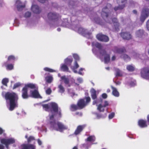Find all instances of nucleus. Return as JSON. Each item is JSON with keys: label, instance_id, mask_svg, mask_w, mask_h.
<instances>
[{"label": "nucleus", "instance_id": "nucleus-46", "mask_svg": "<svg viewBox=\"0 0 149 149\" xmlns=\"http://www.w3.org/2000/svg\"><path fill=\"white\" fill-rule=\"evenodd\" d=\"M68 92L70 94L71 96H73L75 95L74 93L73 92V91L71 89H68Z\"/></svg>", "mask_w": 149, "mask_h": 149}, {"label": "nucleus", "instance_id": "nucleus-39", "mask_svg": "<svg viewBox=\"0 0 149 149\" xmlns=\"http://www.w3.org/2000/svg\"><path fill=\"white\" fill-rule=\"evenodd\" d=\"M45 71H48L50 72H55V70L48 68H45L44 69Z\"/></svg>", "mask_w": 149, "mask_h": 149}, {"label": "nucleus", "instance_id": "nucleus-6", "mask_svg": "<svg viewBox=\"0 0 149 149\" xmlns=\"http://www.w3.org/2000/svg\"><path fill=\"white\" fill-rule=\"evenodd\" d=\"M91 98L89 97H86L84 99L80 100L78 103V106L80 109H82L90 102Z\"/></svg>", "mask_w": 149, "mask_h": 149}, {"label": "nucleus", "instance_id": "nucleus-48", "mask_svg": "<svg viewBox=\"0 0 149 149\" xmlns=\"http://www.w3.org/2000/svg\"><path fill=\"white\" fill-rule=\"evenodd\" d=\"M31 15V13L29 12H26L24 15V17H29Z\"/></svg>", "mask_w": 149, "mask_h": 149}, {"label": "nucleus", "instance_id": "nucleus-47", "mask_svg": "<svg viewBox=\"0 0 149 149\" xmlns=\"http://www.w3.org/2000/svg\"><path fill=\"white\" fill-rule=\"evenodd\" d=\"M52 92V90L50 88H48L46 91V93L47 94L49 95Z\"/></svg>", "mask_w": 149, "mask_h": 149}, {"label": "nucleus", "instance_id": "nucleus-3", "mask_svg": "<svg viewBox=\"0 0 149 149\" xmlns=\"http://www.w3.org/2000/svg\"><path fill=\"white\" fill-rule=\"evenodd\" d=\"M7 106L10 111L13 110L17 107V101L18 99L17 95L14 93L8 92L5 94Z\"/></svg>", "mask_w": 149, "mask_h": 149}, {"label": "nucleus", "instance_id": "nucleus-31", "mask_svg": "<svg viewBox=\"0 0 149 149\" xmlns=\"http://www.w3.org/2000/svg\"><path fill=\"white\" fill-rule=\"evenodd\" d=\"M143 33V31L142 30H139L137 31L136 32V35L137 36L140 37L141 36Z\"/></svg>", "mask_w": 149, "mask_h": 149}, {"label": "nucleus", "instance_id": "nucleus-8", "mask_svg": "<svg viewBox=\"0 0 149 149\" xmlns=\"http://www.w3.org/2000/svg\"><path fill=\"white\" fill-rule=\"evenodd\" d=\"M141 76L143 78L149 80V69L145 68L143 69L141 72Z\"/></svg>", "mask_w": 149, "mask_h": 149}, {"label": "nucleus", "instance_id": "nucleus-32", "mask_svg": "<svg viewBox=\"0 0 149 149\" xmlns=\"http://www.w3.org/2000/svg\"><path fill=\"white\" fill-rule=\"evenodd\" d=\"M45 79L46 81L48 83H50L53 80V78L52 76H48L45 78Z\"/></svg>", "mask_w": 149, "mask_h": 149}, {"label": "nucleus", "instance_id": "nucleus-19", "mask_svg": "<svg viewBox=\"0 0 149 149\" xmlns=\"http://www.w3.org/2000/svg\"><path fill=\"white\" fill-rule=\"evenodd\" d=\"M16 5L19 10H20L21 8H23L25 6L24 4L22 3L19 0H18L16 1Z\"/></svg>", "mask_w": 149, "mask_h": 149}, {"label": "nucleus", "instance_id": "nucleus-59", "mask_svg": "<svg viewBox=\"0 0 149 149\" xmlns=\"http://www.w3.org/2000/svg\"><path fill=\"white\" fill-rule=\"evenodd\" d=\"M117 85H119L120 84V82L119 81H118L115 82Z\"/></svg>", "mask_w": 149, "mask_h": 149}, {"label": "nucleus", "instance_id": "nucleus-35", "mask_svg": "<svg viewBox=\"0 0 149 149\" xmlns=\"http://www.w3.org/2000/svg\"><path fill=\"white\" fill-rule=\"evenodd\" d=\"M16 58L13 55L9 56L8 58V60L9 61H14Z\"/></svg>", "mask_w": 149, "mask_h": 149}, {"label": "nucleus", "instance_id": "nucleus-16", "mask_svg": "<svg viewBox=\"0 0 149 149\" xmlns=\"http://www.w3.org/2000/svg\"><path fill=\"white\" fill-rule=\"evenodd\" d=\"M127 0H117V3L119 4V6L117 8H115V10H116L118 9H121L123 8L126 3Z\"/></svg>", "mask_w": 149, "mask_h": 149}, {"label": "nucleus", "instance_id": "nucleus-30", "mask_svg": "<svg viewBox=\"0 0 149 149\" xmlns=\"http://www.w3.org/2000/svg\"><path fill=\"white\" fill-rule=\"evenodd\" d=\"M92 45L93 47H96L99 49H100L101 46L100 44L95 42H93Z\"/></svg>", "mask_w": 149, "mask_h": 149}, {"label": "nucleus", "instance_id": "nucleus-43", "mask_svg": "<svg viewBox=\"0 0 149 149\" xmlns=\"http://www.w3.org/2000/svg\"><path fill=\"white\" fill-rule=\"evenodd\" d=\"M115 116V113L113 112H112L109 114V119H112Z\"/></svg>", "mask_w": 149, "mask_h": 149}, {"label": "nucleus", "instance_id": "nucleus-55", "mask_svg": "<svg viewBox=\"0 0 149 149\" xmlns=\"http://www.w3.org/2000/svg\"><path fill=\"white\" fill-rule=\"evenodd\" d=\"M4 131V130H3L2 128L0 127V134H1Z\"/></svg>", "mask_w": 149, "mask_h": 149}, {"label": "nucleus", "instance_id": "nucleus-20", "mask_svg": "<svg viewBox=\"0 0 149 149\" xmlns=\"http://www.w3.org/2000/svg\"><path fill=\"white\" fill-rule=\"evenodd\" d=\"M90 93L92 99L93 100L96 99L97 97L96 91L93 88H92L90 90Z\"/></svg>", "mask_w": 149, "mask_h": 149}, {"label": "nucleus", "instance_id": "nucleus-40", "mask_svg": "<svg viewBox=\"0 0 149 149\" xmlns=\"http://www.w3.org/2000/svg\"><path fill=\"white\" fill-rule=\"evenodd\" d=\"M78 109L77 106L74 105H72L71 106V110L72 111H75Z\"/></svg>", "mask_w": 149, "mask_h": 149}, {"label": "nucleus", "instance_id": "nucleus-57", "mask_svg": "<svg viewBox=\"0 0 149 149\" xmlns=\"http://www.w3.org/2000/svg\"><path fill=\"white\" fill-rule=\"evenodd\" d=\"M101 91V89H98L96 91V93L97 94H98L99 92H100Z\"/></svg>", "mask_w": 149, "mask_h": 149}, {"label": "nucleus", "instance_id": "nucleus-28", "mask_svg": "<svg viewBox=\"0 0 149 149\" xmlns=\"http://www.w3.org/2000/svg\"><path fill=\"white\" fill-rule=\"evenodd\" d=\"M58 92L61 93H63L65 91V89L62 84L58 86Z\"/></svg>", "mask_w": 149, "mask_h": 149}, {"label": "nucleus", "instance_id": "nucleus-23", "mask_svg": "<svg viewBox=\"0 0 149 149\" xmlns=\"http://www.w3.org/2000/svg\"><path fill=\"white\" fill-rule=\"evenodd\" d=\"M139 125L141 127H144L147 126L146 122V120H139Z\"/></svg>", "mask_w": 149, "mask_h": 149}, {"label": "nucleus", "instance_id": "nucleus-41", "mask_svg": "<svg viewBox=\"0 0 149 149\" xmlns=\"http://www.w3.org/2000/svg\"><path fill=\"white\" fill-rule=\"evenodd\" d=\"M21 85V84L19 82H18L14 84L13 87V89H15Z\"/></svg>", "mask_w": 149, "mask_h": 149}, {"label": "nucleus", "instance_id": "nucleus-58", "mask_svg": "<svg viewBox=\"0 0 149 149\" xmlns=\"http://www.w3.org/2000/svg\"><path fill=\"white\" fill-rule=\"evenodd\" d=\"M39 2L43 3H44L45 1L46 0H38Z\"/></svg>", "mask_w": 149, "mask_h": 149}, {"label": "nucleus", "instance_id": "nucleus-25", "mask_svg": "<svg viewBox=\"0 0 149 149\" xmlns=\"http://www.w3.org/2000/svg\"><path fill=\"white\" fill-rule=\"evenodd\" d=\"M60 81L63 82L65 84H68L69 83V79L65 76H62L61 77Z\"/></svg>", "mask_w": 149, "mask_h": 149}, {"label": "nucleus", "instance_id": "nucleus-36", "mask_svg": "<svg viewBox=\"0 0 149 149\" xmlns=\"http://www.w3.org/2000/svg\"><path fill=\"white\" fill-rule=\"evenodd\" d=\"M95 139V138L94 136H91L88 137L87 139V141H88L93 142Z\"/></svg>", "mask_w": 149, "mask_h": 149}, {"label": "nucleus", "instance_id": "nucleus-44", "mask_svg": "<svg viewBox=\"0 0 149 149\" xmlns=\"http://www.w3.org/2000/svg\"><path fill=\"white\" fill-rule=\"evenodd\" d=\"M73 56L74 58L77 61H78L79 59V56L76 54H73Z\"/></svg>", "mask_w": 149, "mask_h": 149}, {"label": "nucleus", "instance_id": "nucleus-15", "mask_svg": "<svg viewBox=\"0 0 149 149\" xmlns=\"http://www.w3.org/2000/svg\"><path fill=\"white\" fill-rule=\"evenodd\" d=\"M125 51V49L124 48H121L117 51V52L119 53L123 54L121 56V57L125 59H129L130 58L128 55L123 54Z\"/></svg>", "mask_w": 149, "mask_h": 149}, {"label": "nucleus", "instance_id": "nucleus-42", "mask_svg": "<svg viewBox=\"0 0 149 149\" xmlns=\"http://www.w3.org/2000/svg\"><path fill=\"white\" fill-rule=\"evenodd\" d=\"M113 21L114 22V25L115 28H116V27L118 26L119 25L118 24L117 22V20L116 18H115L113 19Z\"/></svg>", "mask_w": 149, "mask_h": 149}, {"label": "nucleus", "instance_id": "nucleus-45", "mask_svg": "<svg viewBox=\"0 0 149 149\" xmlns=\"http://www.w3.org/2000/svg\"><path fill=\"white\" fill-rule=\"evenodd\" d=\"M34 139V138L32 136H30L28 138H27V141L28 142H30L31 141Z\"/></svg>", "mask_w": 149, "mask_h": 149}, {"label": "nucleus", "instance_id": "nucleus-49", "mask_svg": "<svg viewBox=\"0 0 149 149\" xmlns=\"http://www.w3.org/2000/svg\"><path fill=\"white\" fill-rule=\"evenodd\" d=\"M109 105V103L108 101H104V105H103V106H104V107H107V106H108Z\"/></svg>", "mask_w": 149, "mask_h": 149}, {"label": "nucleus", "instance_id": "nucleus-33", "mask_svg": "<svg viewBox=\"0 0 149 149\" xmlns=\"http://www.w3.org/2000/svg\"><path fill=\"white\" fill-rule=\"evenodd\" d=\"M8 81L9 79L8 78H5L2 80V83L3 85L7 86V83L8 82Z\"/></svg>", "mask_w": 149, "mask_h": 149}, {"label": "nucleus", "instance_id": "nucleus-17", "mask_svg": "<svg viewBox=\"0 0 149 149\" xmlns=\"http://www.w3.org/2000/svg\"><path fill=\"white\" fill-rule=\"evenodd\" d=\"M22 149H36L35 145L30 144H24L22 146Z\"/></svg>", "mask_w": 149, "mask_h": 149}, {"label": "nucleus", "instance_id": "nucleus-34", "mask_svg": "<svg viewBox=\"0 0 149 149\" xmlns=\"http://www.w3.org/2000/svg\"><path fill=\"white\" fill-rule=\"evenodd\" d=\"M6 69L8 70H12L13 68V64H8L6 66Z\"/></svg>", "mask_w": 149, "mask_h": 149}, {"label": "nucleus", "instance_id": "nucleus-1", "mask_svg": "<svg viewBox=\"0 0 149 149\" xmlns=\"http://www.w3.org/2000/svg\"><path fill=\"white\" fill-rule=\"evenodd\" d=\"M43 109L46 111L51 110L49 115V122L51 129L60 132L66 129L67 127L61 123L56 122L55 118L56 116L60 117L61 115L60 110L58 108L57 105L54 102H51L48 104L42 105Z\"/></svg>", "mask_w": 149, "mask_h": 149}, {"label": "nucleus", "instance_id": "nucleus-64", "mask_svg": "<svg viewBox=\"0 0 149 149\" xmlns=\"http://www.w3.org/2000/svg\"><path fill=\"white\" fill-rule=\"evenodd\" d=\"M136 84V83L135 82H134L133 83V84H131V85L132 86H134V85H135Z\"/></svg>", "mask_w": 149, "mask_h": 149}, {"label": "nucleus", "instance_id": "nucleus-37", "mask_svg": "<svg viewBox=\"0 0 149 149\" xmlns=\"http://www.w3.org/2000/svg\"><path fill=\"white\" fill-rule=\"evenodd\" d=\"M116 75L117 77L121 76L122 75V72L118 69H117L116 71Z\"/></svg>", "mask_w": 149, "mask_h": 149}, {"label": "nucleus", "instance_id": "nucleus-9", "mask_svg": "<svg viewBox=\"0 0 149 149\" xmlns=\"http://www.w3.org/2000/svg\"><path fill=\"white\" fill-rule=\"evenodd\" d=\"M100 58L102 60L104 58V60L105 63H108L110 60L109 55L106 53V51L104 50L102 51L100 53Z\"/></svg>", "mask_w": 149, "mask_h": 149}, {"label": "nucleus", "instance_id": "nucleus-53", "mask_svg": "<svg viewBox=\"0 0 149 149\" xmlns=\"http://www.w3.org/2000/svg\"><path fill=\"white\" fill-rule=\"evenodd\" d=\"M37 142L39 146H41L42 144V142L39 139H38L37 140Z\"/></svg>", "mask_w": 149, "mask_h": 149}, {"label": "nucleus", "instance_id": "nucleus-22", "mask_svg": "<svg viewBox=\"0 0 149 149\" xmlns=\"http://www.w3.org/2000/svg\"><path fill=\"white\" fill-rule=\"evenodd\" d=\"M31 10L34 13H37L40 12V10L38 6L36 5H33Z\"/></svg>", "mask_w": 149, "mask_h": 149}, {"label": "nucleus", "instance_id": "nucleus-7", "mask_svg": "<svg viewBox=\"0 0 149 149\" xmlns=\"http://www.w3.org/2000/svg\"><path fill=\"white\" fill-rule=\"evenodd\" d=\"M0 141L1 143L4 144L7 148H8L9 145L13 144L15 142V139L13 138L8 139H1Z\"/></svg>", "mask_w": 149, "mask_h": 149}, {"label": "nucleus", "instance_id": "nucleus-14", "mask_svg": "<svg viewBox=\"0 0 149 149\" xmlns=\"http://www.w3.org/2000/svg\"><path fill=\"white\" fill-rule=\"evenodd\" d=\"M96 37L97 39L101 41L107 42L109 40L108 37L107 36L101 34H98L96 36Z\"/></svg>", "mask_w": 149, "mask_h": 149}, {"label": "nucleus", "instance_id": "nucleus-2", "mask_svg": "<svg viewBox=\"0 0 149 149\" xmlns=\"http://www.w3.org/2000/svg\"><path fill=\"white\" fill-rule=\"evenodd\" d=\"M37 85L33 83H28L25 85L22 91V96L24 99L28 98L29 96L28 91H30V96L34 98H41L38 91Z\"/></svg>", "mask_w": 149, "mask_h": 149}, {"label": "nucleus", "instance_id": "nucleus-56", "mask_svg": "<svg viewBox=\"0 0 149 149\" xmlns=\"http://www.w3.org/2000/svg\"><path fill=\"white\" fill-rule=\"evenodd\" d=\"M76 114L77 115H79V116H81L82 115V114L81 113H79V112H77L76 113Z\"/></svg>", "mask_w": 149, "mask_h": 149}, {"label": "nucleus", "instance_id": "nucleus-5", "mask_svg": "<svg viewBox=\"0 0 149 149\" xmlns=\"http://www.w3.org/2000/svg\"><path fill=\"white\" fill-rule=\"evenodd\" d=\"M48 17L49 19L54 20L59 25H60L59 24L61 22V21L60 19V17L55 13H49L48 15Z\"/></svg>", "mask_w": 149, "mask_h": 149}, {"label": "nucleus", "instance_id": "nucleus-18", "mask_svg": "<svg viewBox=\"0 0 149 149\" xmlns=\"http://www.w3.org/2000/svg\"><path fill=\"white\" fill-rule=\"evenodd\" d=\"M121 35L123 39L126 40L130 39L132 38L131 35L128 33H122Z\"/></svg>", "mask_w": 149, "mask_h": 149}, {"label": "nucleus", "instance_id": "nucleus-12", "mask_svg": "<svg viewBox=\"0 0 149 149\" xmlns=\"http://www.w3.org/2000/svg\"><path fill=\"white\" fill-rule=\"evenodd\" d=\"M149 14V10L148 9H143L141 17V20L143 22L146 18L148 17Z\"/></svg>", "mask_w": 149, "mask_h": 149}, {"label": "nucleus", "instance_id": "nucleus-62", "mask_svg": "<svg viewBox=\"0 0 149 149\" xmlns=\"http://www.w3.org/2000/svg\"><path fill=\"white\" fill-rule=\"evenodd\" d=\"M115 58H116V57H115V56H113V57H112V61H114L115 60Z\"/></svg>", "mask_w": 149, "mask_h": 149}, {"label": "nucleus", "instance_id": "nucleus-51", "mask_svg": "<svg viewBox=\"0 0 149 149\" xmlns=\"http://www.w3.org/2000/svg\"><path fill=\"white\" fill-rule=\"evenodd\" d=\"M77 80L80 83H82L83 81L82 78L80 77L77 78Z\"/></svg>", "mask_w": 149, "mask_h": 149}, {"label": "nucleus", "instance_id": "nucleus-11", "mask_svg": "<svg viewBox=\"0 0 149 149\" xmlns=\"http://www.w3.org/2000/svg\"><path fill=\"white\" fill-rule=\"evenodd\" d=\"M79 67V65L76 62H75L74 65L73 66H72L71 67V68L73 70V72L75 73H78L80 75H82V73L81 72V71L84 70V68H81L79 70L78 72L76 70V69L77 68Z\"/></svg>", "mask_w": 149, "mask_h": 149}, {"label": "nucleus", "instance_id": "nucleus-10", "mask_svg": "<svg viewBox=\"0 0 149 149\" xmlns=\"http://www.w3.org/2000/svg\"><path fill=\"white\" fill-rule=\"evenodd\" d=\"M79 67V65L76 62H75L74 65L73 66H72L71 67V68L73 70V72L75 73H78L80 75H82V73L81 72V71L84 70V68H81L79 70L78 72L76 70V69L77 68Z\"/></svg>", "mask_w": 149, "mask_h": 149}, {"label": "nucleus", "instance_id": "nucleus-26", "mask_svg": "<svg viewBox=\"0 0 149 149\" xmlns=\"http://www.w3.org/2000/svg\"><path fill=\"white\" fill-rule=\"evenodd\" d=\"M84 128L83 126H79L75 130L74 134L76 135L78 134Z\"/></svg>", "mask_w": 149, "mask_h": 149}, {"label": "nucleus", "instance_id": "nucleus-50", "mask_svg": "<svg viewBox=\"0 0 149 149\" xmlns=\"http://www.w3.org/2000/svg\"><path fill=\"white\" fill-rule=\"evenodd\" d=\"M102 97L104 98V99H106V98L107 97V95L105 93H103L102 95Z\"/></svg>", "mask_w": 149, "mask_h": 149}, {"label": "nucleus", "instance_id": "nucleus-13", "mask_svg": "<svg viewBox=\"0 0 149 149\" xmlns=\"http://www.w3.org/2000/svg\"><path fill=\"white\" fill-rule=\"evenodd\" d=\"M99 101V100L98 99L95 100L93 102V105L96 104L97 105V109L98 111H100L103 112L104 110V108L105 107L101 104L98 105Z\"/></svg>", "mask_w": 149, "mask_h": 149}, {"label": "nucleus", "instance_id": "nucleus-54", "mask_svg": "<svg viewBox=\"0 0 149 149\" xmlns=\"http://www.w3.org/2000/svg\"><path fill=\"white\" fill-rule=\"evenodd\" d=\"M147 27L148 30L149 31V20H148L147 23Z\"/></svg>", "mask_w": 149, "mask_h": 149}, {"label": "nucleus", "instance_id": "nucleus-27", "mask_svg": "<svg viewBox=\"0 0 149 149\" xmlns=\"http://www.w3.org/2000/svg\"><path fill=\"white\" fill-rule=\"evenodd\" d=\"M61 68L62 70L65 71H68V69L66 65L65 64H61Z\"/></svg>", "mask_w": 149, "mask_h": 149}, {"label": "nucleus", "instance_id": "nucleus-38", "mask_svg": "<svg viewBox=\"0 0 149 149\" xmlns=\"http://www.w3.org/2000/svg\"><path fill=\"white\" fill-rule=\"evenodd\" d=\"M106 10V11H107V9H103V11L101 15L102 16V17H104V16H106V17H107V13H106L105 12V10Z\"/></svg>", "mask_w": 149, "mask_h": 149}, {"label": "nucleus", "instance_id": "nucleus-21", "mask_svg": "<svg viewBox=\"0 0 149 149\" xmlns=\"http://www.w3.org/2000/svg\"><path fill=\"white\" fill-rule=\"evenodd\" d=\"M111 87L112 90V93L113 95L116 97H119V93L117 89L112 86H111Z\"/></svg>", "mask_w": 149, "mask_h": 149}, {"label": "nucleus", "instance_id": "nucleus-4", "mask_svg": "<svg viewBox=\"0 0 149 149\" xmlns=\"http://www.w3.org/2000/svg\"><path fill=\"white\" fill-rule=\"evenodd\" d=\"M74 30L77 31L79 33L87 37L91 34V32L88 31L87 30L81 27H76L74 29Z\"/></svg>", "mask_w": 149, "mask_h": 149}, {"label": "nucleus", "instance_id": "nucleus-52", "mask_svg": "<svg viewBox=\"0 0 149 149\" xmlns=\"http://www.w3.org/2000/svg\"><path fill=\"white\" fill-rule=\"evenodd\" d=\"M96 116L97 118V119L100 118H104L105 116H101V115H99L97 114H96Z\"/></svg>", "mask_w": 149, "mask_h": 149}, {"label": "nucleus", "instance_id": "nucleus-63", "mask_svg": "<svg viewBox=\"0 0 149 149\" xmlns=\"http://www.w3.org/2000/svg\"><path fill=\"white\" fill-rule=\"evenodd\" d=\"M3 5V3L1 1H0V7H1Z\"/></svg>", "mask_w": 149, "mask_h": 149}, {"label": "nucleus", "instance_id": "nucleus-60", "mask_svg": "<svg viewBox=\"0 0 149 149\" xmlns=\"http://www.w3.org/2000/svg\"><path fill=\"white\" fill-rule=\"evenodd\" d=\"M4 146L0 144V149H3Z\"/></svg>", "mask_w": 149, "mask_h": 149}, {"label": "nucleus", "instance_id": "nucleus-61", "mask_svg": "<svg viewBox=\"0 0 149 149\" xmlns=\"http://www.w3.org/2000/svg\"><path fill=\"white\" fill-rule=\"evenodd\" d=\"M147 118L148 121L149 123V114L147 115Z\"/></svg>", "mask_w": 149, "mask_h": 149}, {"label": "nucleus", "instance_id": "nucleus-24", "mask_svg": "<svg viewBox=\"0 0 149 149\" xmlns=\"http://www.w3.org/2000/svg\"><path fill=\"white\" fill-rule=\"evenodd\" d=\"M72 58L70 56H69L64 60L65 64L67 65H70L72 61Z\"/></svg>", "mask_w": 149, "mask_h": 149}, {"label": "nucleus", "instance_id": "nucleus-29", "mask_svg": "<svg viewBox=\"0 0 149 149\" xmlns=\"http://www.w3.org/2000/svg\"><path fill=\"white\" fill-rule=\"evenodd\" d=\"M127 69L130 71H132L134 70V67L132 65H128L127 66Z\"/></svg>", "mask_w": 149, "mask_h": 149}]
</instances>
